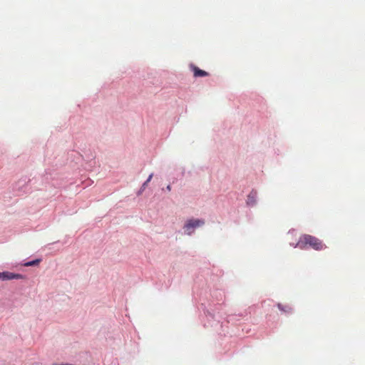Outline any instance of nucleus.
<instances>
[{"label": "nucleus", "mask_w": 365, "mask_h": 365, "mask_svg": "<svg viewBox=\"0 0 365 365\" xmlns=\"http://www.w3.org/2000/svg\"><path fill=\"white\" fill-rule=\"evenodd\" d=\"M167 190H168V191H170V190H171V187H170V185H168V186H167Z\"/></svg>", "instance_id": "obj_9"}, {"label": "nucleus", "mask_w": 365, "mask_h": 365, "mask_svg": "<svg viewBox=\"0 0 365 365\" xmlns=\"http://www.w3.org/2000/svg\"><path fill=\"white\" fill-rule=\"evenodd\" d=\"M25 279V276L21 274H15L10 272H2V280H11V279Z\"/></svg>", "instance_id": "obj_3"}, {"label": "nucleus", "mask_w": 365, "mask_h": 365, "mask_svg": "<svg viewBox=\"0 0 365 365\" xmlns=\"http://www.w3.org/2000/svg\"><path fill=\"white\" fill-rule=\"evenodd\" d=\"M0 280H2V272H0Z\"/></svg>", "instance_id": "obj_10"}, {"label": "nucleus", "mask_w": 365, "mask_h": 365, "mask_svg": "<svg viewBox=\"0 0 365 365\" xmlns=\"http://www.w3.org/2000/svg\"><path fill=\"white\" fill-rule=\"evenodd\" d=\"M41 261V259H35V260H33V261H30V262H26L24 265L25 267L35 266V265H38L40 263Z\"/></svg>", "instance_id": "obj_6"}, {"label": "nucleus", "mask_w": 365, "mask_h": 365, "mask_svg": "<svg viewBox=\"0 0 365 365\" xmlns=\"http://www.w3.org/2000/svg\"><path fill=\"white\" fill-rule=\"evenodd\" d=\"M255 194H256L255 192H252L249 195V196H248V202H247V203H250V201L251 200V198H252V197H254V195H255Z\"/></svg>", "instance_id": "obj_8"}, {"label": "nucleus", "mask_w": 365, "mask_h": 365, "mask_svg": "<svg viewBox=\"0 0 365 365\" xmlns=\"http://www.w3.org/2000/svg\"><path fill=\"white\" fill-rule=\"evenodd\" d=\"M205 224V221L199 219H190L188 220L184 225L185 232L190 235L193 232L194 229L200 227Z\"/></svg>", "instance_id": "obj_2"}, {"label": "nucleus", "mask_w": 365, "mask_h": 365, "mask_svg": "<svg viewBox=\"0 0 365 365\" xmlns=\"http://www.w3.org/2000/svg\"><path fill=\"white\" fill-rule=\"evenodd\" d=\"M307 245H309L310 247L317 251L322 250L327 247L325 244L316 237L309 235H304L299 238L296 246H298L301 249H304Z\"/></svg>", "instance_id": "obj_1"}, {"label": "nucleus", "mask_w": 365, "mask_h": 365, "mask_svg": "<svg viewBox=\"0 0 365 365\" xmlns=\"http://www.w3.org/2000/svg\"><path fill=\"white\" fill-rule=\"evenodd\" d=\"M278 309L284 312V313H291L292 312V308L288 305V304H277Z\"/></svg>", "instance_id": "obj_5"}, {"label": "nucleus", "mask_w": 365, "mask_h": 365, "mask_svg": "<svg viewBox=\"0 0 365 365\" xmlns=\"http://www.w3.org/2000/svg\"><path fill=\"white\" fill-rule=\"evenodd\" d=\"M153 173H151V174L148 176V178L147 180H146V181L143 184V185H142V187H141V190H143L146 187V186L148 185V182L151 180V179L153 178Z\"/></svg>", "instance_id": "obj_7"}, {"label": "nucleus", "mask_w": 365, "mask_h": 365, "mask_svg": "<svg viewBox=\"0 0 365 365\" xmlns=\"http://www.w3.org/2000/svg\"><path fill=\"white\" fill-rule=\"evenodd\" d=\"M191 68L193 71L195 77H204L208 76V73L200 69L198 67L195 66H192Z\"/></svg>", "instance_id": "obj_4"}]
</instances>
